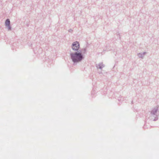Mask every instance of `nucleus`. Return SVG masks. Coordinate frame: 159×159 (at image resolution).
Masks as SVG:
<instances>
[{"mask_svg":"<svg viewBox=\"0 0 159 159\" xmlns=\"http://www.w3.org/2000/svg\"><path fill=\"white\" fill-rule=\"evenodd\" d=\"M10 20L9 19H7V20L6 21L5 25L7 26L8 27L9 30H11V27L10 26Z\"/></svg>","mask_w":159,"mask_h":159,"instance_id":"obj_3","label":"nucleus"},{"mask_svg":"<svg viewBox=\"0 0 159 159\" xmlns=\"http://www.w3.org/2000/svg\"><path fill=\"white\" fill-rule=\"evenodd\" d=\"M72 49L75 50H78L79 48V44L78 42H74L72 46Z\"/></svg>","mask_w":159,"mask_h":159,"instance_id":"obj_2","label":"nucleus"},{"mask_svg":"<svg viewBox=\"0 0 159 159\" xmlns=\"http://www.w3.org/2000/svg\"><path fill=\"white\" fill-rule=\"evenodd\" d=\"M71 57L73 61L74 62H77L80 61L83 58V57L81 53H75V54H71Z\"/></svg>","mask_w":159,"mask_h":159,"instance_id":"obj_1","label":"nucleus"}]
</instances>
